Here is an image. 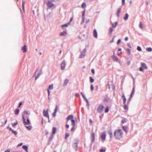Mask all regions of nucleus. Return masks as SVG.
Here are the masks:
<instances>
[{
    "label": "nucleus",
    "instance_id": "2f4dec72",
    "mask_svg": "<svg viewBox=\"0 0 152 152\" xmlns=\"http://www.w3.org/2000/svg\"><path fill=\"white\" fill-rule=\"evenodd\" d=\"M19 112V110L18 108H17L15 110V115H17L18 114Z\"/></svg>",
    "mask_w": 152,
    "mask_h": 152
},
{
    "label": "nucleus",
    "instance_id": "bb28decb",
    "mask_svg": "<svg viewBox=\"0 0 152 152\" xmlns=\"http://www.w3.org/2000/svg\"><path fill=\"white\" fill-rule=\"evenodd\" d=\"M108 133L110 136V138H112V137L113 133L111 131H108Z\"/></svg>",
    "mask_w": 152,
    "mask_h": 152
},
{
    "label": "nucleus",
    "instance_id": "13d9d810",
    "mask_svg": "<svg viewBox=\"0 0 152 152\" xmlns=\"http://www.w3.org/2000/svg\"><path fill=\"white\" fill-rule=\"evenodd\" d=\"M75 129V126H73V127L71 128V131H72L73 130H74Z\"/></svg>",
    "mask_w": 152,
    "mask_h": 152
},
{
    "label": "nucleus",
    "instance_id": "dca6fc26",
    "mask_svg": "<svg viewBox=\"0 0 152 152\" xmlns=\"http://www.w3.org/2000/svg\"><path fill=\"white\" fill-rule=\"evenodd\" d=\"M73 118V116L72 115H69L66 118V120L69 121L70 119H72Z\"/></svg>",
    "mask_w": 152,
    "mask_h": 152
},
{
    "label": "nucleus",
    "instance_id": "7ed1b4c3",
    "mask_svg": "<svg viewBox=\"0 0 152 152\" xmlns=\"http://www.w3.org/2000/svg\"><path fill=\"white\" fill-rule=\"evenodd\" d=\"M42 72L41 70H39V71L37 70L35 72V79L36 80L39 76L41 75Z\"/></svg>",
    "mask_w": 152,
    "mask_h": 152
},
{
    "label": "nucleus",
    "instance_id": "79ce46f5",
    "mask_svg": "<svg viewBox=\"0 0 152 152\" xmlns=\"http://www.w3.org/2000/svg\"><path fill=\"white\" fill-rule=\"evenodd\" d=\"M69 134L68 133H66L65 134V138L66 139L68 137H69Z\"/></svg>",
    "mask_w": 152,
    "mask_h": 152
},
{
    "label": "nucleus",
    "instance_id": "f704fd0d",
    "mask_svg": "<svg viewBox=\"0 0 152 152\" xmlns=\"http://www.w3.org/2000/svg\"><path fill=\"white\" fill-rule=\"evenodd\" d=\"M152 49L151 48H146V51L148 52H151L152 51Z\"/></svg>",
    "mask_w": 152,
    "mask_h": 152
},
{
    "label": "nucleus",
    "instance_id": "ea45409f",
    "mask_svg": "<svg viewBox=\"0 0 152 152\" xmlns=\"http://www.w3.org/2000/svg\"><path fill=\"white\" fill-rule=\"evenodd\" d=\"M69 23H68L66 24H64V25H63L61 26V27H64V26H65V27H67L68 26V25H69Z\"/></svg>",
    "mask_w": 152,
    "mask_h": 152
},
{
    "label": "nucleus",
    "instance_id": "2eb2a0df",
    "mask_svg": "<svg viewBox=\"0 0 152 152\" xmlns=\"http://www.w3.org/2000/svg\"><path fill=\"white\" fill-rule=\"evenodd\" d=\"M122 98L123 99V103L124 104H126V99L125 97L124 94H123L122 96Z\"/></svg>",
    "mask_w": 152,
    "mask_h": 152
},
{
    "label": "nucleus",
    "instance_id": "c03bdc74",
    "mask_svg": "<svg viewBox=\"0 0 152 152\" xmlns=\"http://www.w3.org/2000/svg\"><path fill=\"white\" fill-rule=\"evenodd\" d=\"M91 89L92 91L94 89V87L93 85H91Z\"/></svg>",
    "mask_w": 152,
    "mask_h": 152
},
{
    "label": "nucleus",
    "instance_id": "774afa93",
    "mask_svg": "<svg viewBox=\"0 0 152 152\" xmlns=\"http://www.w3.org/2000/svg\"><path fill=\"white\" fill-rule=\"evenodd\" d=\"M81 94L82 95V96H83V97H84V94H83V93L82 92H81Z\"/></svg>",
    "mask_w": 152,
    "mask_h": 152
},
{
    "label": "nucleus",
    "instance_id": "6e6d98bb",
    "mask_svg": "<svg viewBox=\"0 0 152 152\" xmlns=\"http://www.w3.org/2000/svg\"><path fill=\"white\" fill-rule=\"evenodd\" d=\"M122 5H123L125 2V0H122Z\"/></svg>",
    "mask_w": 152,
    "mask_h": 152
},
{
    "label": "nucleus",
    "instance_id": "4d7b16f0",
    "mask_svg": "<svg viewBox=\"0 0 152 152\" xmlns=\"http://www.w3.org/2000/svg\"><path fill=\"white\" fill-rule=\"evenodd\" d=\"M10 150L9 149H8L7 150H6L4 152H10Z\"/></svg>",
    "mask_w": 152,
    "mask_h": 152
},
{
    "label": "nucleus",
    "instance_id": "c85d7f7f",
    "mask_svg": "<svg viewBox=\"0 0 152 152\" xmlns=\"http://www.w3.org/2000/svg\"><path fill=\"white\" fill-rule=\"evenodd\" d=\"M139 26L140 28H141V29H143V25H142V23L141 22H140L139 24Z\"/></svg>",
    "mask_w": 152,
    "mask_h": 152
},
{
    "label": "nucleus",
    "instance_id": "58836bf2",
    "mask_svg": "<svg viewBox=\"0 0 152 152\" xmlns=\"http://www.w3.org/2000/svg\"><path fill=\"white\" fill-rule=\"evenodd\" d=\"M134 88H133L132 91V92L131 93V97H132V95H133L134 94Z\"/></svg>",
    "mask_w": 152,
    "mask_h": 152
},
{
    "label": "nucleus",
    "instance_id": "9b49d317",
    "mask_svg": "<svg viewBox=\"0 0 152 152\" xmlns=\"http://www.w3.org/2000/svg\"><path fill=\"white\" fill-rule=\"evenodd\" d=\"M141 66L144 69H147V67L146 64L144 63H141Z\"/></svg>",
    "mask_w": 152,
    "mask_h": 152
},
{
    "label": "nucleus",
    "instance_id": "6e6552de",
    "mask_svg": "<svg viewBox=\"0 0 152 152\" xmlns=\"http://www.w3.org/2000/svg\"><path fill=\"white\" fill-rule=\"evenodd\" d=\"M66 64L64 61L62 62L61 64V68L62 69L64 70V69L66 66Z\"/></svg>",
    "mask_w": 152,
    "mask_h": 152
},
{
    "label": "nucleus",
    "instance_id": "603ef678",
    "mask_svg": "<svg viewBox=\"0 0 152 152\" xmlns=\"http://www.w3.org/2000/svg\"><path fill=\"white\" fill-rule=\"evenodd\" d=\"M126 50L128 52L129 54V55H130V50L129 49H126Z\"/></svg>",
    "mask_w": 152,
    "mask_h": 152
},
{
    "label": "nucleus",
    "instance_id": "69168bd1",
    "mask_svg": "<svg viewBox=\"0 0 152 152\" xmlns=\"http://www.w3.org/2000/svg\"><path fill=\"white\" fill-rule=\"evenodd\" d=\"M128 37H125V41H126L128 40Z\"/></svg>",
    "mask_w": 152,
    "mask_h": 152
},
{
    "label": "nucleus",
    "instance_id": "c9c22d12",
    "mask_svg": "<svg viewBox=\"0 0 152 152\" xmlns=\"http://www.w3.org/2000/svg\"><path fill=\"white\" fill-rule=\"evenodd\" d=\"M17 124H18V121H16L15 122L12 123V125L13 126L15 127V126H16V125Z\"/></svg>",
    "mask_w": 152,
    "mask_h": 152
},
{
    "label": "nucleus",
    "instance_id": "72a5a7b5",
    "mask_svg": "<svg viewBox=\"0 0 152 152\" xmlns=\"http://www.w3.org/2000/svg\"><path fill=\"white\" fill-rule=\"evenodd\" d=\"M82 22L81 23V24H82L84 22L85 20V16H82Z\"/></svg>",
    "mask_w": 152,
    "mask_h": 152
},
{
    "label": "nucleus",
    "instance_id": "39448f33",
    "mask_svg": "<svg viewBox=\"0 0 152 152\" xmlns=\"http://www.w3.org/2000/svg\"><path fill=\"white\" fill-rule=\"evenodd\" d=\"M53 89V85L51 84L49 86L48 88V98L49 99V96L50 94V90H52Z\"/></svg>",
    "mask_w": 152,
    "mask_h": 152
},
{
    "label": "nucleus",
    "instance_id": "a211bd4d",
    "mask_svg": "<svg viewBox=\"0 0 152 152\" xmlns=\"http://www.w3.org/2000/svg\"><path fill=\"white\" fill-rule=\"evenodd\" d=\"M122 128L127 133V132L128 128L127 126H123Z\"/></svg>",
    "mask_w": 152,
    "mask_h": 152
},
{
    "label": "nucleus",
    "instance_id": "aec40b11",
    "mask_svg": "<svg viewBox=\"0 0 152 152\" xmlns=\"http://www.w3.org/2000/svg\"><path fill=\"white\" fill-rule=\"evenodd\" d=\"M127 119L125 118H123L122 119L121 122L123 124H124L125 123H126L127 122Z\"/></svg>",
    "mask_w": 152,
    "mask_h": 152
},
{
    "label": "nucleus",
    "instance_id": "de8ad7c7",
    "mask_svg": "<svg viewBox=\"0 0 152 152\" xmlns=\"http://www.w3.org/2000/svg\"><path fill=\"white\" fill-rule=\"evenodd\" d=\"M12 133L15 134H17V132L16 131H15L13 130H12Z\"/></svg>",
    "mask_w": 152,
    "mask_h": 152
},
{
    "label": "nucleus",
    "instance_id": "5fc2aeb1",
    "mask_svg": "<svg viewBox=\"0 0 152 152\" xmlns=\"http://www.w3.org/2000/svg\"><path fill=\"white\" fill-rule=\"evenodd\" d=\"M22 104V102H20L19 104V105L18 106V107H20Z\"/></svg>",
    "mask_w": 152,
    "mask_h": 152
},
{
    "label": "nucleus",
    "instance_id": "4be33fe9",
    "mask_svg": "<svg viewBox=\"0 0 152 152\" xmlns=\"http://www.w3.org/2000/svg\"><path fill=\"white\" fill-rule=\"evenodd\" d=\"M121 8H118V11H117V15L118 17L119 16V15L120 14V13L121 12Z\"/></svg>",
    "mask_w": 152,
    "mask_h": 152
},
{
    "label": "nucleus",
    "instance_id": "a878e982",
    "mask_svg": "<svg viewBox=\"0 0 152 152\" xmlns=\"http://www.w3.org/2000/svg\"><path fill=\"white\" fill-rule=\"evenodd\" d=\"M23 148L26 151V152H28V147L26 146L23 145Z\"/></svg>",
    "mask_w": 152,
    "mask_h": 152
},
{
    "label": "nucleus",
    "instance_id": "7c9ffc66",
    "mask_svg": "<svg viewBox=\"0 0 152 152\" xmlns=\"http://www.w3.org/2000/svg\"><path fill=\"white\" fill-rule=\"evenodd\" d=\"M86 6V4L85 3H83L82 4L81 7H82L84 9L85 8Z\"/></svg>",
    "mask_w": 152,
    "mask_h": 152
},
{
    "label": "nucleus",
    "instance_id": "680f3d73",
    "mask_svg": "<svg viewBox=\"0 0 152 152\" xmlns=\"http://www.w3.org/2000/svg\"><path fill=\"white\" fill-rule=\"evenodd\" d=\"M66 128H67V129L69 127V125L67 124V123H66Z\"/></svg>",
    "mask_w": 152,
    "mask_h": 152
},
{
    "label": "nucleus",
    "instance_id": "f3484780",
    "mask_svg": "<svg viewBox=\"0 0 152 152\" xmlns=\"http://www.w3.org/2000/svg\"><path fill=\"white\" fill-rule=\"evenodd\" d=\"M106 134L105 133H103L102 135H101V138L104 140L105 139V138H106Z\"/></svg>",
    "mask_w": 152,
    "mask_h": 152
},
{
    "label": "nucleus",
    "instance_id": "37998d69",
    "mask_svg": "<svg viewBox=\"0 0 152 152\" xmlns=\"http://www.w3.org/2000/svg\"><path fill=\"white\" fill-rule=\"evenodd\" d=\"M25 4V2L24 1H22V7H23V10H24V5Z\"/></svg>",
    "mask_w": 152,
    "mask_h": 152
},
{
    "label": "nucleus",
    "instance_id": "4468645a",
    "mask_svg": "<svg viewBox=\"0 0 152 152\" xmlns=\"http://www.w3.org/2000/svg\"><path fill=\"white\" fill-rule=\"evenodd\" d=\"M93 35L94 37L96 38L97 37V31L96 29H94V34H93Z\"/></svg>",
    "mask_w": 152,
    "mask_h": 152
},
{
    "label": "nucleus",
    "instance_id": "4c0bfd02",
    "mask_svg": "<svg viewBox=\"0 0 152 152\" xmlns=\"http://www.w3.org/2000/svg\"><path fill=\"white\" fill-rule=\"evenodd\" d=\"M124 109L125 110H128V106L126 104H124Z\"/></svg>",
    "mask_w": 152,
    "mask_h": 152
},
{
    "label": "nucleus",
    "instance_id": "bf43d9fd",
    "mask_svg": "<svg viewBox=\"0 0 152 152\" xmlns=\"http://www.w3.org/2000/svg\"><path fill=\"white\" fill-rule=\"evenodd\" d=\"M91 72H92V73L93 74H94V73H95V71H94V69H91Z\"/></svg>",
    "mask_w": 152,
    "mask_h": 152
},
{
    "label": "nucleus",
    "instance_id": "473e14b6",
    "mask_svg": "<svg viewBox=\"0 0 152 152\" xmlns=\"http://www.w3.org/2000/svg\"><path fill=\"white\" fill-rule=\"evenodd\" d=\"M71 121L72 122V124L73 126H75V121L74 120L72 119L71 120Z\"/></svg>",
    "mask_w": 152,
    "mask_h": 152
},
{
    "label": "nucleus",
    "instance_id": "3c124183",
    "mask_svg": "<svg viewBox=\"0 0 152 152\" xmlns=\"http://www.w3.org/2000/svg\"><path fill=\"white\" fill-rule=\"evenodd\" d=\"M121 40L120 39H118L117 41V44L118 45L120 43H121Z\"/></svg>",
    "mask_w": 152,
    "mask_h": 152
},
{
    "label": "nucleus",
    "instance_id": "f257e3e1",
    "mask_svg": "<svg viewBox=\"0 0 152 152\" xmlns=\"http://www.w3.org/2000/svg\"><path fill=\"white\" fill-rule=\"evenodd\" d=\"M123 132L122 130L117 129L114 132V136L116 139L119 140L123 136Z\"/></svg>",
    "mask_w": 152,
    "mask_h": 152
},
{
    "label": "nucleus",
    "instance_id": "393cba45",
    "mask_svg": "<svg viewBox=\"0 0 152 152\" xmlns=\"http://www.w3.org/2000/svg\"><path fill=\"white\" fill-rule=\"evenodd\" d=\"M66 34V31H64L60 34L61 36H64Z\"/></svg>",
    "mask_w": 152,
    "mask_h": 152
},
{
    "label": "nucleus",
    "instance_id": "cd10ccee",
    "mask_svg": "<svg viewBox=\"0 0 152 152\" xmlns=\"http://www.w3.org/2000/svg\"><path fill=\"white\" fill-rule=\"evenodd\" d=\"M109 111V107L108 106H106V108L104 110L105 113H107Z\"/></svg>",
    "mask_w": 152,
    "mask_h": 152
},
{
    "label": "nucleus",
    "instance_id": "f8f14e48",
    "mask_svg": "<svg viewBox=\"0 0 152 152\" xmlns=\"http://www.w3.org/2000/svg\"><path fill=\"white\" fill-rule=\"evenodd\" d=\"M57 128L56 127H53L52 129V134L54 135L56 133Z\"/></svg>",
    "mask_w": 152,
    "mask_h": 152
},
{
    "label": "nucleus",
    "instance_id": "c756f323",
    "mask_svg": "<svg viewBox=\"0 0 152 152\" xmlns=\"http://www.w3.org/2000/svg\"><path fill=\"white\" fill-rule=\"evenodd\" d=\"M25 125V127H26V128L28 130H30L32 128V127L31 126H26V125Z\"/></svg>",
    "mask_w": 152,
    "mask_h": 152
},
{
    "label": "nucleus",
    "instance_id": "09e8293b",
    "mask_svg": "<svg viewBox=\"0 0 152 152\" xmlns=\"http://www.w3.org/2000/svg\"><path fill=\"white\" fill-rule=\"evenodd\" d=\"M105 149H102L100 150V152H104L105 151Z\"/></svg>",
    "mask_w": 152,
    "mask_h": 152
},
{
    "label": "nucleus",
    "instance_id": "e433bc0d",
    "mask_svg": "<svg viewBox=\"0 0 152 152\" xmlns=\"http://www.w3.org/2000/svg\"><path fill=\"white\" fill-rule=\"evenodd\" d=\"M90 81L91 83H92L94 82V80L91 77H90Z\"/></svg>",
    "mask_w": 152,
    "mask_h": 152
},
{
    "label": "nucleus",
    "instance_id": "a19ab883",
    "mask_svg": "<svg viewBox=\"0 0 152 152\" xmlns=\"http://www.w3.org/2000/svg\"><path fill=\"white\" fill-rule=\"evenodd\" d=\"M113 31V28L112 27H110V28H109V31L110 32V33H112Z\"/></svg>",
    "mask_w": 152,
    "mask_h": 152
},
{
    "label": "nucleus",
    "instance_id": "e2e57ef3",
    "mask_svg": "<svg viewBox=\"0 0 152 152\" xmlns=\"http://www.w3.org/2000/svg\"><path fill=\"white\" fill-rule=\"evenodd\" d=\"M122 52H120V53H118V55H120L121 54H122Z\"/></svg>",
    "mask_w": 152,
    "mask_h": 152
},
{
    "label": "nucleus",
    "instance_id": "b1692460",
    "mask_svg": "<svg viewBox=\"0 0 152 152\" xmlns=\"http://www.w3.org/2000/svg\"><path fill=\"white\" fill-rule=\"evenodd\" d=\"M85 55V53H82L79 56L80 58H83Z\"/></svg>",
    "mask_w": 152,
    "mask_h": 152
},
{
    "label": "nucleus",
    "instance_id": "ddd939ff",
    "mask_svg": "<svg viewBox=\"0 0 152 152\" xmlns=\"http://www.w3.org/2000/svg\"><path fill=\"white\" fill-rule=\"evenodd\" d=\"M112 58L113 60L115 61H117L118 60V58L116 56H112Z\"/></svg>",
    "mask_w": 152,
    "mask_h": 152
},
{
    "label": "nucleus",
    "instance_id": "8fccbe9b",
    "mask_svg": "<svg viewBox=\"0 0 152 152\" xmlns=\"http://www.w3.org/2000/svg\"><path fill=\"white\" fill-rule=\"evenodd\" d=\"M85 10H84L82 12V16H85Z\"/></svg>",
    "mask_w": 152,
    "mask_h": 152
},
{
    "label": "nucleus",
    "instance_id": "864d4df0",
    "mask_svg": "<svg viewBox=\"0 0 152 152\" xmlns=\"http://www.w3.org/2000/svg\"><path fill=\"white\" fill-rule=\"evenodd\" d=\"M143 68L141 66V67H140L139 68V70L140 71H143Z\"/></svg>",
    "mask_w": 152,
    "mask_h": 152
},
{
    "label": "nucleus",
    "instance_id": "20e7f679",
    "mask_svg": "<svg viewBox=\"0 0 152 152\" xmlns=\"http://www.w3.org/2000/svg\"><path fill=\"white\" fill-rule=\"evenodd\" d=\"M22 117L23 118V123L25 125L29 124H30V121L28 118H27V121L26 122L24 118V115H22Z\"/></svg>",
    "mask_w": 152,
    "mask_h": 152
},
{
    "label": "nucleus",
    "instance_id": "9d476101",
    "mask_svg": "<svg viewBox=\"0 0 152 152\" xmlns=\"http://www.w3.org/2000/svg\"><path fill=\"white\" fill-rule=\"evenodd\" d=\"M21 50L23 51V52L25 53L27 51V49L26 48V45H24L21 48Z\"/></svg>",
    "mask_w": 152,
    "mask_h": 152
},
{
    "label": "nucleus",
    "instance_id": "052dcab7",
    "mask_svg": "<svg viewBox=\"0 0 152 152\" xmlns=\"http://www.w3.org/2000/svg\"><path fill=\"white\" fill-rule=\"evenodd\" d=\"M24 114H29V113H28V112L27 111H25L24 112Z\"/></svg>",
    "mask_w": 152,
    "mask_h": 152
},
{
    "label": "nucleus",
    "instance_id": "f03ea898",
    "mask_svg": "<svg viewBox=\"0 0 152 152\" xmlns=\"http://www.w3.org/2000/svg\"><path fill=\"white\" fill-rule=\"evenodd\" d=\"M104 108V107L103 105L102 104H99L97 109V112L99 113H102L103 112Z\"/></svg>",
    "mask_w": 152,
    "mask_h": 152
},
{
    "label": "nucleus",
    "instance_id": "423d86ee",
    "mask_svg": "<svg viewBox=\"0 0 152 152\" xmlns=\"http://www.w3.org/2000/svg\"><path fill=\"white\" fill-rule=\"evenodd\" d=\"M43 114L44 116L45 117H47L48 118H49L48 109H47L46 110H43Z\"/></svg>",
    "mask_w": 152,
    "mask_h": 152
},
{
    "label": "nucleus",
    "instance_id": "412c9836",
    "mask_svg": "<svg viewBox=\"0 0 152 152\" xmlns=\"http://www.w3.org/2000/svg\"><path fill=\"white\" fill-rule=\"evenodd\" d=\"M118 23L117 22H115L114 23H113L112 24V26L113 27L115 28L116 27V26L118 25Z\"/></svg>",
    "mask_w": 152,
    "mask_h": 152
},
{
    "label": "nucleus",
    "instance_id": "0e129e2a",
    "mask_svg": "<svg viewBox=\"0 0 152 152\" xmlns=\"http://www.w3.org/2000/svg\"><path fill=\"white\" fill-rule=\"evenodd\" d=\"M73 18H71L70 19L69 22H71L72 21V20H73Z\"/></svg>",
    "mask_w": 152,
    "mask_h": 152
},
{
    "label": "nucleus",
    "instance_id": "1a4fd4ad",
    "mask_svg": "<svg viewBox=\"0 0 152 152\" xmlns=\"http://www.w3.org/2000/svg\"><path fill=\"white\" fill-rule=\"evenodd\" d=\"M91 141L92 142H93L95 140V134L93 132L91 134Z\"/></svg>",
    "mask_w": 152,
    "mask_h": 152
},
{
    "label": "nucleus",
    "instance_id": "a18cd8bd",
    "mask_svg": "<svg viewBox=\"0 0 152 152\" xmlns=\"http://www.w3.org/2000/svg\"><path fill=\"white\" fill-rule=\"evenodd\" d=\"M137 50L140 51H141L142 50L140 46H138L137 47Z\"/></svg>",
    "mask_w": 152,
    "mask_h": 152
},
{
    "label": "nucleus",
    "instance_id": "6ab92c4d",
    "mask_svg": "<svg viewBox=\"0 0 152 152\" xmlns=\"http://www.w3.org/2000/svg\"><path fill=\"white\" fill-rule=\"evenodd\" d=\"M69 80H68L67 79H66L64 82V83H63V85L64 86H66L67 84L68 83Z\"/></svg>",
    "mask_w": 152,
    "mask_h": 152
},
{
    "label": "nucleus",
    "instance_id": "338daca9",
    "mask_svg": "<svg viewBox=\"0 0 152 152\" xmlns=\"http://www.w3.org/2000/svg\"><path fill=\"white\" fill-rule=\"evenodd\" d=\"M22 145V143H21L19 144L18 145V146H21Z\"/></svg>",
    "mask_w": 152,
    "mask_h": 152
},
{
    "label": "nucleus",
    "instance_id": "49530a36",
    "mask_svg": "<svg viewBox=\"0 0 152 152\" xmlns=\"http://www.w3.org/2000/svg\"><path fill=\"white\" fill-rule=\"evenodd\" d=\"M57 111V106H56V108L54 110V113H56Z\"/></svg>",
    "mask_w": 152,
    "mask_h": 152
},
{
    "label": "nucleus",
    "instance_id": "0eeeda50",
    "mask_svg": "<svg viewBox=\"0 0 152 152\" xmlns=\"http://www.w3.org/2000/svg\"><path fill=\"white\" fill-rule=\"evenodd\" d=\"M47 6L49 7H53L54 5V4L50 1H48L47 3Z\"/></svg>",
    "mask_w": 152,
    "mask_h": 152
},
{
    "label": "nucleus",
    "instance_id": "5701e85b",
    "mask_svg": "<svg viewBox=\"0 0 152 152\" xmlns=\"http://www.w3.org/2000/svg\"><path fill=\"white\" fill-rule=\"evenodd\" d=\"M129 17V15L127 14H126L124 18V20H126L128 19Z\"/></svg>",
    "mask_w": 152,
    "mask_h": 152
}]
</instances>
